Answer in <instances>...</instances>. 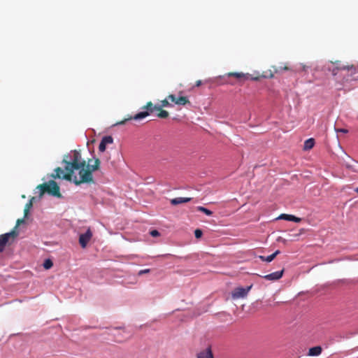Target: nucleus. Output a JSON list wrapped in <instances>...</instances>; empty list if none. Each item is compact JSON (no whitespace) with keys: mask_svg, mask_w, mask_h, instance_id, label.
<instances>
[{"mask_svg":"<svg viewBox=\"0 0 358 358\" xmlns=\"http://www.w3.org/2000/svg\"><path fill=\"white\" fill-rule=\"evenodd\" d=\"M92 159L86 161L82 158L81 153L78 150H72L64 156L62 164H64V171L57 167L55 173L52 175L54 178H62L66 180H73L76 185L82 183L94 182L92 172L96 171L100 166V160L95 159L94 164L90 162Z\"/></svg>","mask_w":358,"mask_h":358,"instance_id":"obj_1","label":"nucleus"},{"mask_svg":"<svg viewBox=\"0 0 358 358\" xmlns=\"http://www.w3.org/2000/svg\"><path fill=\"white\" fill-rule=\"evenodd\" d=\"M36 189L39 190L40 198H41L45 193H48L57 198L62 197L59 187L54 180H50L48 182L40 184L36 187Z\"/></svg>","mask_w":358,"mask_h":358,"instance_id":"obj_2","label":"nucleus"},{"mask_svg":"<svg viewBox=\"0 0 358 358\" xmlns=\"http://www.w3.org/2000/svg\"><path fill=\"white\" fill-rule=\"evenodd\" d=\"M143 109H146V110L140 112L134 116L129 115L127 117L124 118L123 120L117 122L114 125H122L131 120H141L148 116L154 110H157V109H160V107H157V105H153V103L151 101H148L146 103V105L143 107Z\"/></svg>","mask_w":358,"mask_h":358,"instance_id":"obj_3","label":"nucleus"},{"mask_svg":"<svg viewBox=\"0 0 358 358\" xmlns=\"http://www.w3.org/2000/svg\"><path fill=\"white\" fill-rule=\"evenodd\" d=\"M169 100L178 106L190 104V101L187 96H180L176 97L174 94H169L166 99L161 101L160 104L157 105V107H161V108H163L164 107L170 106L171 104L169 103Z\"/></svg>","mask_w":358,"mask_h":358,"instance_id":"obj_4","label":"nucleus"},{"mask_svg":"<svg viewBox=\"0 0 358 358\" xmlns=\"http://www.w3.org/2000/svg\"><path fill=\"white\" fill-rule=\"evenodd\" d=\"M17 236V232L13 229L9 233H6L0 236V252H3L7 243L10 239L14 240Z\"/></svg>","mask_w":358,"mask_h":358,"instance_id":"obj_5","label":"nucleus"},{"mask_svg":"<svg viewBox=\"0 0 358 358\" xmlns=\"http://www.w3.org/2000/svg\"><path fill=\"white\" fill-rule=\"evenodd\" d=\"M251 287L252 285L248 286L245 288L241 287L235 288L231 293L232 298L236 299L246 296L249 291L250 290Z\"/></svg>","mask_w":358,"mask_h":358,"instance_id":"obj_6","label":"nucleus"},{"mask_svg":"<svg viewBox=\"0 0 358 358\" xmlns=\"http://www.w3.org/2000/svg\"><path fill=\"white\" fill-rule=\"evenodd\" d=\"M92 236V233L90 229H87V231L85 234H82L80 235L79 243L80 244L83 248H85L86 247L87 244L90 241Z\"/></svg>","mask_w":358,"mask_h":358,"instance_id":"obj_7","label":"nucleus"},{"mask_svg":"<svg viewBox=\"0 0 358 358\" xmlns=\"http://www.w3.org/2000/svg\"><path fill=\"white\" fill-rule=\"evenodd\" d=\"M355 69V66L353 65H342V66H336V67H334L333 69H331L330 67H328V70L329 71H331V73L333 76H336L338 73V71L340 70H352Z\"/></svg>","mask_w":358,"mask_h":358,"instance_id":"obj_8","label":"nucleus"},{"mask_svg":"<svg viewBox=\"0 0 358 358\" xmlns=\"http://www.w3.org/2000/svg\"><path fill=\"white\" fill-rule=\"evenodd\" d=\"M284 270L280 271H275L270 274L263 276V278L267 280L274 281L280 279L282 277Z\"/></svg>","mask_w":358,"mask_h":358,"instance_id":"obj_9","label":"nucleus"},{"mask_svg":"<svg viewBox=\"0 0 358 358\" xmlns=\"http://www.w3.org/2000/svg\"><path fill=\"white\" fill-rule=\"evenodd\" d=\"M197 358H214L213 355L210 347L203 350L197 353Z\"/></svg>","mask_w":358,"mask_h":358,"instance_id":"obj_10","label":"nucleus"},{"mask_svg":"<svg viewBox=\"0 0 358 358\" xmlns=\"http://www.w3.org/2000/svg\"><path fill=\"white\" fill-rule=\"evenodd\" d=\"M227 76L234 77L239 80H248L250 78V75L248 73H236V72H229L227 73Z\"/></svg>","mask_w":358,"mask_h":358,"instance_id":"obj_11","label":"nucleus"},{"mask_svg":"<svg viewBox=\"0 0 358 358\" xmlns=\"http://www.w3.org/2000/svg\"><path fill=\"white\" fill-rule=\"evenodd\" d=\"M278 219L285 220H287V221H292V222H294L296 223L300 222L301 220V219L299 217H295L294 215H288V214H281L278 217Z\"/></svg>","mask_w":358,"mask_h":358,"instance_id":"obj_12","label":"nucleus"},{"mask_svg":"<svg viewBox=\"0 0 358 358\" xmlns=\"http://www.w3.org/2000/svg\"><path fill=\"white\" fill-rule=\"evenodd\" d=\"M191 198L189 197H176L171 200V203L172 205H178L183 203H187L191 201Z\"/></svg>","mask_w":358,"mask_h":358,"instance_id":"obj_13","label":"nucleus"},{"mask_svg":"<svg viewBox=\"0 0 358 358\" xmlns=\"http://www.w3.org/2000/svg\"><path fill=\"white\" fill-rule=\"evenodd\" d=\"M322 351V348L320 346L313 347L309 349L308 355L309 356H319Z\"/></svg>","mask_w":358,"mask_h":358,"instance_id":"obj_14","label":"nucleus"},{"mask_svg":"<svg viewBox=\"0 0 358 358\" xmlns=\"http://www.w3.org/2000/svg\"><path fill=\"white\" fill-rule=\"evenodd\" d=\"M280 253V250H276L275 252H273V254H271V255H268L267 257H264V256H259V258L262 260V261H264V262H272L274 258L278 255Z\"/></svg>","mask_w":358,"mask_h":358,"instance_id":"obj_15","label":"nucleus"},{"mask_svg":"<svg viewBox=\"0 0 358 358\" xmlns=\"http://www.w3.org/2000/svg\"><path fill=\"white\" fill-rule=\"evenodd\" d=\"M314 145H315L314 138H308L304 142L303 150H310L313 148Z\"/></svg>","mask_w":358,"mask_h":358,"instance_id":"obj_16","label":"nucleus"},{"mask_svg":"<svg viewBox=\"0 0 358 358\" xmlns=\"http://www.w3.org/2000/svg\"><path fill=\"white\" fill-rule=\"evenodd\" d=\"M157 111H158L157 116L159 118L165 119V118H167L169 115V113L168 111L163 110L161 108H160V109H157Z\"/></svg>","mask_w":358,"mask_h":358,"instance_id":"obj_17","label":"nucleus"},{"mask_svg":"<svg viewBox=\"0 0 358 358\" xmlns=\"http://www.w3.org/2000/svg\"><path fill=\"white\" fill-rule=\"evenodd\" d=\"M273 71L275 73H278L282 72V71H288L289 69L287 66H273Z\"/></svg>","mask_w":358,"mask_h":358,"instance_id":"obj_18","label":"nucleus"},{"mask_svg":"<svg viewBox=\"0 0 358 358\" xmlns=\"http://www.w3.org/2000/svg\"><path fill=\"white\" fill-rule=\"evenodd\" d=\"M197 210L198 211H200V212H202L203 213H205L206 215H208V216H210L213 215V212L210 210H208V208H206L203 206H198L197 207Z\"/></svg>","mask_w":358,"mask_h":358,"instance_id":"obj_19","label":"nucleus"},{"mask_svg":"<svg viewBox=\"0 0 358 358\" xmlns=\"http://www.w3.org/2000/svg\"><path fill=\"white\" fill-rule=\"evenodd\" d=\"M101 141L103 143H104L106 145L111 144L113 143V138L110 136H106L103 137V138L101 139Z\"/></svg>","mask_w":358,"mask_h":358,"instance_id":"obj_20","label":"nucleus"},{"mask_svg":"<svg viewBox=\"0 0 358 358\" xmlns=\"http://www.w3.org/2000/svg\"><path fill=\"white\" fill-rule=\"evenodd\" d=\"M32 203L27 202L25 205L24 209V217H26L28 215L29 211L30 208L32 207Z\"/></svg>","mask_w":358,"mask_h":358,"instance_id":"obj_21","label":"nucleus"},{"mask_svg":"<svg viewBox=\"0 0 358 358\" xmlns=\"http://www.w3.org/2000/svg\"><path fill=\"white\" fill-rule=\"evenodd\" d=\"M53 265L52 262L50 259H46L43 263V266L45 269H50Z\"/></svg>","mask_w":358,"mask_h":358,"instance_id":"obj_22","label":"nucleus"},{"mask_svg":"<svg viewBox=\"0 0 358 358\" xmlns=\"http://www.w3.org/2000/svg\"><path fill=\"white\" fill-rule=\"evenodd\" d=\"M203 232L201 229H197L194 231V236L196 238H200L202 236Z\"/></svg>","mask_w":358,"mask_h":358,"instance_id":"obj_23","label":"nucleus"},{"mask_svg":"<svg viewBox=\"0 0 358 358\" xmlns=\"http://www.w3.org/2000/svg\"><path fill=\"white\" fill-rule=\"evenodd\" d=\"M106 145L101 141V143H99V151L103 152L106 150Z\"/></svg>","mask_w":358,"mask_h":358,"instance_id":"obj_24","label":"nucleus"},{"mask_svg":"<svg viewBox=\"0 0 358 358\" xmlns=\"http://www.w3.org/2000/svg\"><path fill=\"white\" fill-rule=\"evenodd\" d=\"M150 234L153 236V237H157V236H159V232L157 231V230H152L150 232Z\"/></svg>","mask_w":358,"mask_h":358,"instance_id":"obj_25","label":"nucleus"},{"mask_svg":"<svg viewBox=\"0 0 358 358\" xmlns=\"http://www.w3.org/2000/svg\"><path fill=\"white\" fill-rule=\"evenodd\" d=\"M150 271V270L149 268L143 269V270H141V271H138V275H142L143 274L148 273Z\"/></svg>","mask_w":358,"mask_h":358,"instance_id":"obj_26","label":"nucleus"},{"mask_svg":"<svg viewBox=\"0 0 358 358\" xmlns=\"http://www.w3.org/2000/svg\"><path fill=\"white\" fill-rule=\"evenodd\" d=\"M336 131L338 133V132H342V133H344V134H347L348 132V131L345 129H335Z\"/></svg>","mask_w":358,"mask_h":358,"instance_id":"obj_27","label":"nucleus"},{"mask_svg":"<svg viewBox=\"0 0 358 358\" xmlns=\"http://www.w3.org/2000/svg\"><path fill=\"white\" fill-rule=\"evenodd\" d=\"M24 221V219H18L16 222V226L15 228H17L20 224H21L22 223H23Z\"/></svg>","mask_w":358,"mask_h":358,"instance_id":"obj_28","label":"nucleus"},{"mask_svg":"<svg viewBox=\"0 0 358 358\" xmlns=\"http://www.w3.org/2000/svg\"><path fill=\"white\" fill-rule=\"evenodd\" d=\"M262 77L264 78H271L273 77V73H272L271 71L269 72V74H266V75H263Z\"/></svg>","mask_w":358,"mask_h":358,"instance_id":"obj_29","label":"nucleus"},{"mask_svg":"<svg viewBox=\"0 0 358 358\" xmlns=\"http://www.w3.org/2000/svg\"><path fill=\"white\" fill-rule=\"evenodd\" d=\"M201 83H201V80H197V81L196 82L195 86H196V87H199V86L201 85Z\"/></svg>","mask_w":358,"mask_h":358,"instance_id":"obj_30","label":"nucleus"},{"mask_svg":"<svg viewBox=\"0 0 358 358\" xmlns=\"http://www.w3.org/2000/svg\"><path fill=\"white\" fill-rule=\"evenodd\" d=\"M34 200H35V197H31V198L29 199V201L28 202H31V203H33V202L34 201Z\"/></svg>","mask_w":358,"mask_h":358,"instance_id":"obj_31","label":"nucleus"},{"mask_svg":"<svg viewBox=\"0 0 358 358\" xmlns=\"http://www.w3.org/2000/svg\"><path fill=\"white\" fill-rule=\"evenodd\" d=\"M339 63H340V62H339V61H336V62H334V64H336L338 66H339V65H338V64H339ZM331 64H334V62H331Z\"/></svg>","mask_w":358,"mask_h":358,"instance_id":"obj_32","label":"nucleus"},{"mask_svg":"<svg viewBox=\"0 0 358 358\" xmlns=\"http://www.w3.org/2000/svg\"><path fill=\"white\" fill-rule=\"evenodd\" d=\"M251 80H259V78L258 77H256V78H250Z\"/></svg>","mask_w":358,"mask_h":358,"instance_id":"obj_33","label":"nucleus"},{"mask_svg":"<svg viewBox=\"0 0 358 358\" xmlns=\"http://www.w3.org/2000/svg\"><path fill=\"white\" fill-rule=\"evenodd\" d=\"M355 192L358 194V187L355 189Z\"/></svg>","mask_w":358,"mask_h":358,"instance_id":"obj_34","label":"nucleus"}]
</instances>
